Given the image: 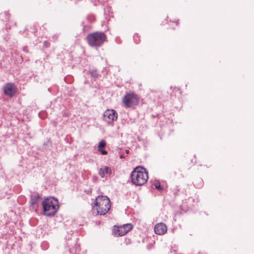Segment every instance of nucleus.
<instances>
[{"instance_id": "nucleus-1", "label": "nucleus", "mask_w": 254, "mask_h": 254, "mask_svg": "<svg viewBox=\"0 0 254 254\" xmlns=\"http://www.w3.org/2000/svg\"><path fill=\"white\" fill-rule=\"evenodd\" d=\"M132 183L136 186L144 185L148 179V173L145 168L142 167H137L131 174Z\"/></svg>"}, {"instance_id": "nucleus-2", "label": "nucleus", "mask_w": 254, "mask_h": 254, "mask_svg": "<svg viewBox=\"0 0 254 254\" xmlns=\"http://www.w3.org/2000/svg\"><path fill=\"white\" fill-rule=\"evenodd\" d=\"M58 204V199L53 197L45 199L42 202L44 214L49 217L54 216L59 208Z\"/></svg>"}, {"instance_id": "nucleus-3", "label": "nucleus", "mask_w": 254, "mask_h": 254, "mask_svg": "<svg viewBox=\"0 0 254 254\" xmlns=\"http://www.w3.org/2000/svg\"><path fill=\"white\" fill-rule=\"evenodd\" d=\"M110 207L111 202L107 196L99 195L96 198L94 208L97 210V214H106L110 210Z\"/></svg>"}, {"instance_id": "nucleus-4", "label": "nucleus", "mask_w": 254, "mask_h": 254, "mask_svg": "<svg viewBox=\"0 0 254 254\" xmlns=\"http://www.w3.org/2000/svg\"><path fill=\"white\" fill-rule=\"evenodd\" d=\"M106 36L104 32H95L88 35L87 41L91 47H100L106 40Z\"/></svg>"}, {"instance_id": "nucleus-5", "label": "nucleus", "mask_w": 254, "mask_h": 254, "mask_svg": "<svg viewBox=\"0 0 254 254\" xmlns=\"http://www.w3.org/2000/svg\"><path fill=\"white\" fill-rule=\"evenodd\" d=\"M122 102L126 108H131L138 104L139 98L134 93H127L123 97Z\"/></svg>"}, {"instance_id": "nucleus-6", "label": "nucleus", "mask_w": 254, "mask_h": 254, "mask_svg": "<svg viewBox=\"0 0 254 254\" xmlns=\"http://www.w3.org/2000/svg\"><path fill=\"white\" fill-rule=\"evenodd\" d=\"M118 119V113L113 109L106 110L103 115V119L108 125L113 124Z\"/></svg>"}, {"instance_id": "nucleus-7", "label": "nucleus", "mask_w": 254, "mask_h": 254, "mask_svg": "<svg viewBox=\"0 0 254 254\" xmlns=\"http://www.w3.org/2000/svg\"><path fill=\"white\" fill-rule=\"evenodd\" d=\"M3 89L4 93L9 97H12L16 92V87L14 84L10 83L4 85Z\"/></svg>"}, {"instance_id": "nucleus-8", "label": "nucleus", "mask_w": 254, "mask_h": 254, "mask_svg": "<svg viewBox=\"0 0 254 254\" xmlns=\"http://www.w3.org/2000/svg\"><path fill=\"white\" fill-rule=\"evenodd\" d=\"M167 231L166 225L163 223H158L154 227L155 233L159 235H164Z\"/></svg>"}, {"instance_id": "nucleus-9", "label": "nucleus", "mask_w": 254, "mask_h": 254, "mask_svg": "<svg viewBox=\"0 0 254 254\" xmlns=\"http://www.w3.org/2000/svg\"><path fill=\"white\" fill-rule=\"evenodd\" d=\"M133 228V225L131 223H127L120 226V236H123L130 231Z\"/></svg>"}, {"instance_id": "nucleus-10", "label": "nucleus", "mask_w": 254, "mask_h": 254, "mask_svg": "<svg viewBox=\"0 0 254 254\" xmlns=\"http://www.w3.org/2000/svg\"><path fill=\"white\" fill-rule=\"evenodd\" d=\"M41 199V196L39 194L31 195L30 204L33 207H36L38 206L39 202Z\"/></svg>"}, {"instance_id": "nucleus-11", "label": "nucleus", "mask_w": 254, "mask_h": 254, "mask_svg": "<svg viewBox=\"0 0 254 254\" xmlns=\"http://www.w3.org/2000/svg\"><path fill=\"white\" fill-rule=\"evenodd\" d=\"M112 170L110 167L108 166H103L101 168L98 172V174L101 178H104L105 174L111 175Z\"/></svg>"}, {"instance_id": "nucleus-12", "label": "nucleus", "mask_w": 254, "mask_h": 254, "mask_svg": "<svg viewBox=\"0 0 254 254\" xmlns=\"http://www.w3.org/2000/svg\"><path fill=\"white\" fill-rule=\"evenodd\" d=\"M119 233H120V226H114L113 229V234L117 237H119Z\"/></svg>"}, {"instance_id": "nucleus-13", "label": "nucleus", "mask_w": 254, "mask_h": 254, "mask_svg": "<svg viewBox=\"0 0 254 254\" xmlns=\"http://www.w3.org/2000/svg\"><path fill=\"white\" fill-rule=\"evenodd\" d=\"M0 17L2 19V20L7 21L9 19V14L8 12H5L4 13H1L0 14Z\"/></svg>"}, {"instance_id": "nucleus-14", "label": "nucleus", "mask_w": 254, "mask_h": 254, "mask_svg": "<svg viewBox=\"0 0 254 254\" xmlns=\"http://www.w3.org/2000/svg\"><path fill=\"white\" fill-rule=\"evenodd\" d=\"M106 145V142L105 140H102L99 142L98 145V150H100L101 148L104 147Z\"/></svg>"}, {"instance_id": "nucleus-15", "label": "nucleus", "mask_w": 254, "mask_h": 254, "mask_svg": "<svg viewBox=\"0 0 254 254\" xmlns=\"http://www.w3.org/2000/svg\"><path fill=\"white\" fill-rule=\"evenodd\" d=\"M91 76L96 79L98 77V74L97 73V71L96 70H92L90 71Z\"/></svg>"}, {"instance_id": "nucleus-16", "label": "nucleus", "mask_w": 254, "mask_h": 254, "mask_svg": "<svg viewBox=\"0 0 254 254\" xmlns=\"http://www.w3.org/2000/svg\"><path fill=\"white\" fill-rule=\"evenodd\" d=\"M154 186H155V188L159 190H163V187L161 186V184L159 182L156 181L155 182Z\"/></svg>"}, {"instance_id": "nucleus-17", "label": "nucleus", "mask_w": 254, "mask_h": 254, "mask_svg": "<svg viewBox=\"0 0 254 254\" xmlns=\"http://www.w3.org/2000/svg\"><path fill=\"white\" fill-rule=\"evenodd\" d=\"M98 151H100L102 155H106L108 153V152L105 150L100 149V150H98Z\"/></svg>"}, {"instance_id": "nucleus-18", "label": "nucleus", "mask_w": 254, "mask_h": 254, "mask_svg": "<svg viewBox=\"0 0 254 254\" xmlns=\"http://www.w3.org/2000/svg\"><path fill=\"white\" fill-rule=\"evenodd\" d=\"M120 158L121 159H123V158H125V156L123 154H121L120 155Z\"/></svg>"}, {"instance_id": "nucleus-19", "label": "nucleus", "mask_w": 254, "mask_h": 254, "mask_svg": "<svg viewBox=\"0 0 254 254\" xmlns=\"http://www.w3.org/2000/svg\"><path fill=\"white\" fill-rule=\"evenodd\" d=\"M129 150L128 149H127V150H126V153L127 154H128V153H129Z\"/></svg>"}, {"instance_id": "nucleus-20", "label": "nucleus", "mask_w": 254, "mask_h": 254, "mask_svg": "<svg viewBox=\"0 0 254 254\" xmlns=\"http://www.w3.org/2000/svg\"><path fill=\"white\" fill-rule=\"evenodd\" d=\"M121 148H119V147H118V148H117V150H121Z\"/></svg>"}, {"instance_id": "nucleus-21", "label": "nucleus", "mask_w": 254, "mask_h": 254, "mask_svg": "<svg viewBox=\"0 0 254 254\" xmlns=\"http://www.w3.org/2000/svg\"><path fill=\"white\" fill-rule=\"evenodd\" d=\"M175 22L177 23V25L178 24V20H177V21H175Z\"/></svg>"}]
</instances>
